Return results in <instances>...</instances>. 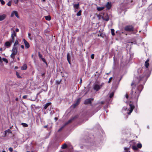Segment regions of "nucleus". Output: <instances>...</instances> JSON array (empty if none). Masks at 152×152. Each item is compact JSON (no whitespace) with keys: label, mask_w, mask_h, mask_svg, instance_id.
Here are the masks:
<instances>
[{"label":"nucleus","mask_w":152,"mask_h":152,"mask_svg":"<svg viewBox=\"0 0 152 152\" xmlns=\"http://www.w3.org/2000/svg\"><path fill=\"white\" fill-rule=\"evenodd\" d=\"M65 125L62 126L58 130V132H60V131H61V130H62V129L64 127V126H65Z\"/></svg>","instance_id":"a19ab883"},{"label":"nucleus","mask_w":152,"mask_h":152,"mask_svg":"<svg viewBox=\"0 0 152 152\" xmlns=\"http://www.w3.org/2000/svg\"><path fill=\"white\" fill-rule=\"evenodd\" d=\"M27 68V66L26 64H24L21 67V69L23 70H26Z\"/></svg>","instance_id":"a211bd4d"},{"label":"nucleus","mask_w":152,"mask_h":152,"mask_svg":"<svg viewBox=\"0 0 152 152\" xmlns=\"http://www.w3.org/2000/svg\"><path fill=\"white\" fill-rule=\"evenodd\" d=\"M103 20L107 21H108L109 18L108 15H104L103 16Z\"/></svg>","instance_id":"4468645a"},{"label":"nucleus","mask_w":152,"mask_h":152,"mask_svg":"<svg viewBox=\"0 0 152 152\" xmlns=\"http://www.w3.org/2000/svg\"><path fill=\"white\" fill-rule=\"evenodd\" d=\"M72 120H69L67 122H66L65 124V125H66L68 124L69 123H70L72 121Z\"/></svg>","instance_id":"c9c22d12"},{"label":"nucleus","mask_w":152,"mask_h":152,"mask_svg":"<svg viewBox=\"0 0 152 152\" xmlns=\"http://www.w3.org/2000/svg\"><path fill=\"white\" fill-rule=\"evenodd\" d=\"M142 1L146 2V0H142Z\"/></svg>","instance_id":"680f3d73"},{"label":"nucleus","mask_w":152,"mask_h":152,"mask_svg":"<svg viewBox=\"0 0 152 152\" xmlns=\"http://www.w3.org/2000/svg\"><path fill=\"white\" fill-rule=\"evenodd\" d=\"M0 2L2 5H4L5 4V2L3 0H0Z\"/></svg>","instance_id":"58836bf2"},{"label":"nucleus","mask_w":152,"mask_h":152,"mask_svg":"<svg viewBox=\"0 0 152 152\" xmlns=\"http://www.w3.org/2000/svg\"><path fill=\"white\" fill-rule=\"evenodd\" d=\"M149 61V59H147L145 62V66L146 68H148L149 66V63L148 62Z\"/></svg>","instance_id":"f3484780"},{"label":"nucleus","mask_w":152,"mask_h":152,"mask_svg":"<svg viewBox=\"0 0 152 152\" xmlns=\"http://www.w3.org/2000/svg\"><path fill=\"white\" fill-rule=\"evenodd\" d=\"M100 103L101 104H103L104 103V102H103V101H102L100 102Z\"/></svg>","instance_id":"bf43d9fd"},{"label":"nucleus","mask_w":152,"mask_h":152,"mask_svg":"<svg viewBox=\"0 0 152 152\" xmlns=\"http://www.w3.org/2000/svg\"><path fill=\"white\" fill-rule=\"evenodd\" d=\"M137 147L138 148H142V145L141 143L138 144L137 145Z\"/></svg>","instance_id":"c756f323"},{"label":"nucleus","mask_w":152,"mask_h":152,"mask_svg":"<svg viewBox=\"0 0 152 152\" xmlns=\"http://www.w3.org/2000/svg\"><path fill=\"white\" fill-rule=\"evenodd\" d=\"M7 5L9 6H10L11 5V1H9Z\"/></svg>","instance_id":"79ce46f5"},{"label":"nucleus","mask_w":152,"mask_h":152,"mask_svg":"<svg viewBox=\"0 0 152 152\" xmlns=\"http://www.w3.org/2000/svg\"><path fill=\"white\" fill-rule=\"evenodd\" d=\"M3 61L5 62L6 63H7L8 62L7 59L5 58H3L2 59Z\"/></svg>","instance_id":"473e14b6"},{"label":"nucleus","mask_w":152,"mask_h":152,"mask_svg":"<svg viewBox=\"0 0 152 152\" xmlns=\"http://www.w3.org/2000/svg\"><path fill=\"white\" fill-rule=\"evenodd\" d=\"M124 29L126 31L131 32L134 31V28L133 26L132 25H128L125 27Z\"/></svg>","instance_id":"20e7f679"},{"label":"nucleus","mask_w":152,"mask_h":152,"mask_svg":"<svg viewBox=\"0 0 152 152\" xmlns=\"http://www.w3.org/2000/svg\"><path fill=\"white\" fill-rule=\"evenodd\" d=\"M9 150L11 152H12L13 151V149L11 147L9 148Z\"/></svg>","instance_id":"c03bdc74"},{"label":"nucleus","mask_w":152,"mask_h":152,"mask_svg":"<svg viewBox=\"0 0 152 152\" xmlns=\"http://www.w3.org/2000/svg\"><path fill=\"white\" fill-rule=\"evenodd\" d=\"M56 84L57 85H58L60 83L61 80H56Z\"/></svg>","instance_id":"e433bc0d"},{"label":"nucleus","mask_w":152,"mask_h":152,"mask_svg":"<svg viewBox=\"0 0 152 152\" xmlns=\"http://www.w3.org/2000/svg\"><path fill=\"white\" fill-rule=\"evenodd\" d=\"M23 42L25 45L26 48H28L30 47V45L28 42L26 41L25 39H23Z\"/></svg>","instance_id":"9b49d317"},{"label":"nucleus","mask_w":152,"mask_h":152,"mask_svg":"<svg viewBox=\"0 0 152 152\" xmlns=\"http://www.w3.org/2000/svg\"><path fill=\"white\" fill-rule=\"evenodd\" d=\"M31 35V34L30 33H29L28 34V37H29Z\"/></svg>","instance_id":"e2e57ef3"},{"label":"nucleus","mask_w":152,"mask_h":152,"mask_svg":"<svg viewBox=\"0 0 152 152\" xmlns=\"http://www.w3.org/2000/svg\"><path fill=\"white\" fill-rule=\"evenodd\" d=\"M48 127V125H46V126H44V127L45 128H47Z\"/></svg>","instance_id":"052dcab7"},{"label":"nucleus","mask_w":152,"mask_h":152,"mask_svg":"<svg viewBox=\"0 0 152 152\" xmlns=\"http://www.w3.org/2000/svg\"><path fill=\"white\" fill-rule=\"evenodd\" d=\"M111 34L113 36H114L115 35L114 31V30L113 29H111Z\"/></svg>","instance_id":"f704fd0d"},{"label":"nucleus","mask_w":152,"mask_h":152,"mask_svg":"<svg viewBox=\"0 0 152 152\" xmlns=\"http://www.w3.org/2000/svg\"><path fill=\"white\" fill-rule=\"evenodd\" d=\"M41 59L44 62H46L45 59L44 58H41Z\"/></svg>","instance_id":"49530a36"},{"label":"nucleus","mask_w":152,"mask_h":152,"mask_svg":"<svg viewBox=\"0 0 152 152\" xmlns=\"http://www.w3.org/2000/svg\"><path fill=\"white\" fill-rule=\"evenodd\" d=\"M18 98H16V99H15V100L16 101H18Z\"/></svg>","instance_id":"0e129e2a"},{"label":"nucleus","mask_w":152,"mask_h":152,"mask_svg":"<svg viewBox=\"0 0 152 152\" xmlns=\"http://www.w3.org/2000/svg\"><path fill=\"white\" fill-rule=\"evenodd\" d=\"M38 56L39 58H41L42 57V55L39 52L38 53Z\"/></svg>","instance_id":"37998d69"},{"label":"nucleus","mask_w":152,"mask_h":152,"mask_svg":"<svg viewBox=\"0 0 152 152\" xmlns=\"http://www.w3.org/2000/svg\"><path fill=\"white\" fill-rule=\"evenodd\" d=\"M41 92V91H40V92H38V93L37 94V96H38V95H39V94H40Z\"/></svg>","instance_id":"5fc2aeb1"},{"label":"nucleus","mask_w":152,"mask_h":152,"mask_svg":"<svg viewBox=\"0 0 152 152\" xmlns=\"http://www.w3.org/2000/svg\"><path fill=\"white\" fill-rule=\"evenodd\" d=\"M65 125L62 126L58 130V132H60V131H61V130H62V129L64 127V126H65Z\"/></svg>","instance_id":"ea45409f"},{"label":"nucleus","mask_w":152,"mask_h":152,"mask_svg":"<svg viewBox=\"0 0 152 152\" xmlns=\"http://www.w3.org/2000/svg\"><path fill=\"white\" fill-rule=\"evenodd\" d=\"M81 10H80L77 13L76 15L78 16H80L81 15Z\"/></svg>","instance_id":"bb28decb"},{"label":"nucleus","mask_w":152,"mask_h":152,"mask_svg":"<svg viewBox=\"0 0 152 152\" xmlns=\"http://www.w3.org/2000/svg\"><path fill=\"white\" fill-rule=\"evenodd\" d=\"M19 31V30L18 28H17L15 30V31L16 32H18Z\"/></svg>","instance_id":"603ef678"},{"label":"nucleus","mask_w":152,"mask_h":152,"mask_svg":"<svg viewBox=\"0 0 152 152\" xmlns=\"http://www.w3.org/2000/svg\"><path fill=\"white\" fill-rule=\"evenodd\" d=\"M16 53H12L10 56H11V57L13 59H14V58H15V55H16Z\"/></svg>","instance_id":"a878e982"},{"label":"nucleus","mask_w":152,"mask_h":152,"mask_svg":"<svg viewBox=\"0 0 152 152\" xmlns=\"http://www.w3.org/2000/svg\"><path fill=\"white\" fill-rule=\"evenodd\" d=\"M51 104L50 102H49L46 103L44 106V108L45 109H46Z\"/></svg>","instance_id":"aec40b11"},{"label":"nucleus","mask_w":152,"mask_h":152,"mask_svg":"<svg viewBox=\"0 0 152 152\" xmlns=\"http://www.w3.org/2000/svg\"><path fill=\"white\" fill-rule=\"evenodd\" d=\"M123 109H124L125 110L126 109V107H123Z\"/></svg>","instance_id":"338daca9"},{"label":"nucleus","mask_w":152,"mask_h":152,"mask_svg":"<svg viewBox=\"0 0 152 152\" xmlns=\"http://www.w3.org/2000/svg\"><path fill=\"white\" fill-rule=\"evenodd\" d=\"M80 100V98H79L77 99L75 104L73 105V107L75 108L79 103Z\"/></svg>","instance_id":"f8f14e48"},{"label":"nucleus","mask_w":152,"mask_h":152,"mask_svg":"<svg viewBox=\"0 0 152 152\" xmlns=\"http://www.w3.org/2000/svg\"><path fill=\"white\" fill-rule=\"evenodd\" d=\"M124 149L125 150L124 152H130L129 148L125 147L124 148Z\"/></svg>","instance_id":"cd10ccee"},{"label":"nucleus","mask_w":152,"mask_h":152,"mask_svg":"<svg viewBox=\"0 0 152 152\" xmlns=\"http://www.w3.org/2000/svg\"><path fill=\"white\" fill-rule=\"evenodd\" d=\"M112 79V77L110 78L109 81H108V83H110V82Z\"/></svg>","instance_id":"de8ad7c7"},{"label":"nucleus","mask_w":152,"mask_h":152,"mask_svg":"<svg viewBox=\"0 0 152 152\" xmlns=\"http://www.w3.org/2000/svg\"><path fill=\"white\" fill-rule=\"evenodd\" d=\"M14 42H12V40L10 39L9 41H7L5 43V46L7 48L10 47L12 44Z\"/></svg>","instance_id":"423d86ee"},{"label":"nucleus","mask_w":152,"mask_h":152,"mask_svg":"<svg viewBox=\"0 0 152 152\" xmlns=\"http://www.w3.org/2000/svg\"><path fill=\"white\" fill-rule=\"evenodd\" d=\"M73 6L74 8L76 9H78L79 7V4H73Z\"/></svg>","instance_id":"412c9836"},{"label":"nucleus","mask_w":152,"mask_h":152,"mask_svg":"<svg viewBox=\"0 0 152 152\" xmlns=\"http://www.w3.org/2000/svg\"><path fill=\"white\" fill-rule=\"evenodd\" d=\"M82 79L81 78L80 79V84H81L82 83Z\"/></svg>","instance_id":"864d4df0"},{"label":"nucleus","mask_w":152,"mask_h":152,"mask_svg":"<svg viewBox=\"0 0 152 152\" xmlns=\"http://www.w3.org/2000/svg\"><path fill=\"white\" fill-rule=\"evenodd\" d=\"M148 77H147L145 75L143 76H140L139 78H137V80H134L132 83L131 86L134 85L136 86L138 83H144L146 80L147 79Z\"/></svg>","instance_id":"f03ea898"},{"label":"nucleus","mask_w":152,"mask_h":152,"mask_svg":"<svg viewBox=\"0 0 152 152\" xmlns=\"http://www.w3.org/2000/svg\"><path fill=\"white\" fill-rule=\"evenodd\" d=\"M27 97V95H24L23 96V99H25Z\"/></svg>","instance_id":"09e8293b"},{"label":"nucleus","mask_w":152,"mask_h":152,"mask_svg":"<svg viewBox=\"0 0 152 152\" xmlns=\"http://www.w3.org/2000/svg\"><path fill=\"white\" fill-rule=\"evenodd\" d=\"M16 75L17 77L18 78H21V77L19 75V73L17 72H16Z\"/></svg>","instance_id":"4c0bfd02"},{"label":"nucleus","mask_w":152,"mask_h":152,"mask_svg":"<svg viewBox=\"0 0 152 152\" xmlns=\"http://www.w3.org/2000/svg\"><path fill=\"white\" fill-rule=\"evenodd\" d=\"M7 17V15L4 14L0 15V21H2L4 20Z\"/></svg>","instance_id":"9d476101"},{"label":"nucleus","mask_w":152,"mask_h":152,"mask_svg":"<svg viewBox=\"0 0 152 152\" xmlns=\"http://www.w3.org/2000/svg\"><path fill=\"white\" fill-rule=\"evenodd\" d=\"M12 53L17 54L18 53V49L15 46H13L12 49Z\"/></svg>","instance_id":"ddd939ff"},{"label":"nucleus","mask_w":152,"mask_h":152,"mask_svg":"<svg viewBox=\"0 0 152 152\" xmlns=\"http://www.w3.org/2000/svg\"><path fill=\"white\" fill-rule=\"evenodd\" d=\"M129 105L130 106L129 108L128 109V111L129 112L127 113V114L128 115H130L131 113L132 112L134 108V106L131 104H129Z\"/></svg>","instance_id":"39448f33"},{"label":"nucleus","mask_w":152,"mask_h":152,"mask_svg":"<svg viewBox=\"0 0 152 152\" xmlns=\"http://www.w3.org/2000/svg\"><path fill=\"white\" fill-rule=\"evenodd\" d=\"M21 47L22 48H24V46L23 45H21Z\"/></svg>","instance_id":"13d9d810"},{"label":"nucleus","mask_w":152,"mask_h":152,"mask_svg":"<svg viewBox=\"0 0 152 152\" xmlns=\"http://www.w3.org/2000/svg\"><path fill=\"white\" fill-rule=\"evenodd\" d=\"M94 54H92L91 55V58L92 59H93L94 58Z\"/></svg>","instance_id":"a18cd8bd"},{"label":"nucleus","mask_w":152,"mask_h":152,"mask_svg":"<svg viewBox=\"0 0 152 152\" xmlns=\"http://www.w3.org/2000/svg\"><path fill=\"white\" fill-rule=\"evenodd\" d=\"M67 60L69 64H70V57L69 55V53H68L67 55Z\"/></svg>","instance_id":"6ab92c4d"},{"label":"nucleus","mask_w":152,"mask_h":152,"mask_svg":"<svg viewBox=\"0 0 152 152\" xmlns=\"http://www.w3.org/2000/svg\"><path fill=\"white\" fill-rule=\"evenodd\" d=\"M136 143V141L134 140H132L131 141L129 142V144L130 145V146H132L133 145H135Z\"/></svg>","instance_id":"2eb2a0df"},{"label":"nucleus","mask_w":152,"mask_h":152,"mask_svg":"<svg viewBox=\"0 0 152 152\" xmlns=\"http://www.w3.org/2000/svg\"><path fill=\"white\" fill-rule=\"evenodd\" d=\"M132 148L134 150H137L138 149V148L136 145H133L132 146Z\"/></svg>","instance_id":"b1692460"},{"label":"nucleus","mask_w":152,"mask_h":152,"mask_svg":"<svg viewBox=\"0 0 152 152\" xmlns=\"http://www.w3.org/2000/svg\"><path fill=\"white\" fill-rule=\"evenodd\" d=\"M14 15H15L18 18H19V17L18 15V13L16 11H14L12 12L11 15V17H12L14 16Z\"/></svg>","instance_id":"1a4fd4ad"},{"label":"nucleus","mask_w":152,"mask_h":152,"mask_svg":"<svg viewBox=\"0 0 152 152\" xmlns=\"http://www.w3.org/2000/svg\"><path fill=\"white\" fill-rule=\"evenodd\" d=\"M126 98L127 99H128L129 98V96H128V95H127V94H126Z\"/></svg>","instance_id":"3c124183"},{"label":"nucleus","mask_w":152,"mask_h":152,"mask_svg":"<svg viewBox=\"0 0 152 152\" xmlns=\"http://www.w3.org/2000/svg\"><path fill=\"white\" fill-rule=\"evenodd\" d=\"M141 70L140 69H139L137 70V72L139 73V72H140Z\"/></svg>","instance_id":"4d7b16f0"},{"label":"nucleus","mask_w":152,"mask_h":152,"mask_svg":"<svg viewBox=\"0 0 152 152\" xmlns=\"http://www.w3.org/2000/svg\"><path fill=\"white\" fill-rule=\"evenodd\" d=\"M93 100V99H88L85 100L84 104H91V101Z\"/></svg>","instance_id":"0eeeda50"},{"label":"nucleus","mask_w":152,"mask_h":152,"mask_svg":"<svg viewBox=\"0 0 152 152\" xmlns=\"http://www.w3.org/2000/svg\"><path fill=\"white\" fill-rule=\"evenodd\" d=\"M114 92H113L112 93H110V95H109L110 97V98H111L112 97H113L114 95Z\"/></svg>","instance_id":"2f4dec72"},{"label":"nucleus","mask_w":152,"mask_h":152,"mask_svg":"<svg viewBox=\"0 0 152 152\" xmlns=\"http://www.w3.org/2000/svg\"><path fill=\"white\" fill-rule=\"evenodd\" d=\"M18 1H15V3L16 4H18Z\"/></svg>","instance_id":"6e6d98bb"},{"label":"nucleus","mask_w":152,"mask_h":152,"mask_svg":"<svg viewBox=\"0 0 152 152\" xmlns=\"http://www.w3.org/2000/svg\"><path fill=\"white\" fill-rule=\"evenodd\" d=\"M97 16L98 18V20H100L101 18H102L103 19V16H102V15H98Z\"/></svg>","instance_id":"5701e85b"},{"label":"nucleus","mask_w":152,"mask_h":152,"mask_svg":"<svg viewBox=\"0 0 152 152\" xmlns=\"http://www.w3.org/2000/svg\"><path fill=\"white\" fill-rule=\"evenodd\" d=\"M104 8V7H98L97 8V10L98 11H101L103 10Z\"/></svg>","instance_id":"393cba45"},{"label":"nucleus","mask_w":152,"mask_h":152,"mask_svg":"<svg viewBox=\"0 0 152 152\" xmlns=\"http://www.w3.org/2000/svg\"><path fill=\"white\" fill-rule=\"evenodd\" d=\"M21 124L23 126V127H27L28 126V125L25 123H22Z\"/></svg>","instance_id":"c85d7f7f"},{"label":"nucleus","mask_w":152,"mask_h":152,"mask_svg":"<svg viewBox=\"0 0 152 152\" xmlns=\"http://www.w3.org/2000/svg\"><path fill=\"white\" fill-rule=\"evenodd\" d=\"M111 7V3L108 2L106 5V8L108 9H110Z\"/></svg>","instance_id":"dca6fc26"},{"label":"nucleus","mask_w":152,"mask_h":152,"mask_svg":"<svg viewBox=\"0 0 152 152\" xmlns=\"http://www.w3.org/2000/svg\"><path fill=\"white\" fill-rule=\"evenodd\" d=\"M104 84V83H102L101 84L99 85L98 83H95L93 85V89L96 91H99Z\"/></svg>","instance_id":"7ed1b4c3"},{"label":"nucleus","mask_w":152,"mask_h":152,"mask_svg":"<svg viewBox=\"0 0 152 152\" xmlns=\"http://www.w3.org/2000/svg\"><path fill=\"white\" fill-rule=\"evenodd\" d=\"M143 88V87L142 85H140L138 87L133 88L132 89V93L130 96V98L132 99L128 102H135L137 103L140 93Z\"/></svg>","instance_id":"f257e3e1"},{"label":"nucleus","mask_w":152,"mask_h":152,"mask_svg":"<svg viewBox=\"0 0 152 152\" xmlns=\"http://www.w3.org/2000/svg\"><path fill=\"white\" fill-rule=\"evenodd\" d=\"M18 41L17 40H16L14 44V46H15V45H18Z\"/></svg>","instance_id":"72a5a7b5"},{"label":"nucleus","mask_w":152,"mask_h":152,"mask_svg":"<svg viewBox=\"0 0 152 152\" xmlns=\"http://www.w3.org/2000/svg\"><path fill=\"white\" fill-rule=\"evenodd\" d=\"M66 147H67L66 144H64L62 145V146L61 147V148H63V149H65V148H66Z\"/></svg>","instance_id":"7c9ffc66"},{"label":"nucleus","mask_w":152,"mask_h":152,"mask_svg":"<svg viewBox=\"0 0 152 152\" xmlns=\"http://www.w3.org/2000/svg\"><path fill=\"white\" fill-rule=\"evenodd\" d=\"M2 59L1 57L0 56V63H2Z\"/></svg>","instance_id":"8fccbe9b"},{"label":"nucleus","mask_w":152,"mask_h":152,"mask_svg":"<svg viewBox=\"0 0 152 152\" xmlns=\"http://www.w3.org/2000/svg\"><path fill=\"white\" fill-rule=\"evenodd\" d=\"M45 19L48 20H51V17L50 16H47L45 17Z\"/></svg>","instance_id":"4be33fe9"},{"label":"nucleus","mask_w":152,"mask_h":152,"mask_svg":"<svg viewBox=\"0 0 152 152\" xmlns=\"http://www.w3.org/2000/svg\"><path fill=\"white\" fill-rule=\"evenodd\" d=\"M2 50H3V49H2V48H0V50L1 51H2Z\"/></svg>","instance_id":"69168bd1"},{"label":"nucleus","mask_w":152,"mask_h":152,"mask_svg":"<svg viewBox=\"0 0 152 152\" xmlns=\"http://www.w3.org/2000/svg\"><path fill=\"white\" fill-rule=\"evenodd\" d=\"M55 119L56 120H57L58 119V118H57L56 117L55 118Z\"/></svg>","instance_id":"774afa93"},{"label":"nucleus","mask_w":152,"mask_h":152,"mask_svg":"<svg viewBox=\"0 0 152 152\" xmlns=\"http://www.w3.org/2000/svg\"><path fill=\"white\" fill-rule=\"evenodd\" d=\"M16 36V34L15 32V31L13 30L12 33L11 35V39L12 40V42H14V37H15Z\"/></svg>","instance_id":"6e6552de"}]
</instances>
